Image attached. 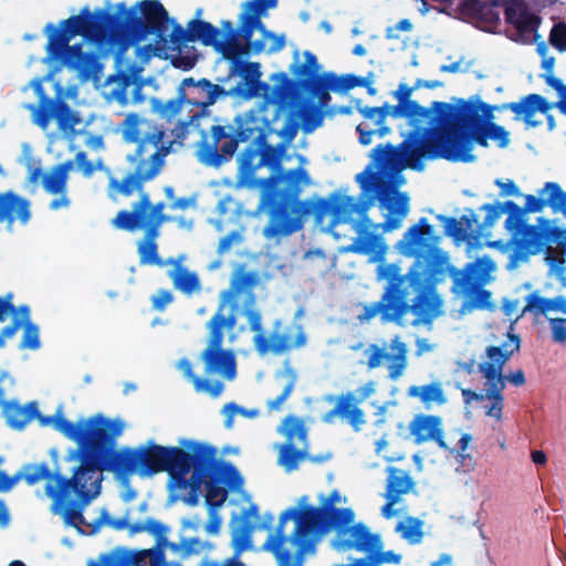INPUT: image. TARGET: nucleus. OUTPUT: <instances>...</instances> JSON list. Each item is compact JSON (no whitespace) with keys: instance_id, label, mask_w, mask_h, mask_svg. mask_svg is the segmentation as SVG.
<instances>
[{"instance_id":"obj_12","label":"nucleus","mask_w":566,"mask_h":566,"mask_svg":"<svg viewBox=\"0 0 566 566\" xmlns=\"http://www.w3.org/2000/svg\"><path fill=\"white\" fill-rule=\"evenodd\" d=\"M409 431L415 442L421 444L434 441L441 449L449 451L450 455L459 463L464 464L471 459L468 453L472 437L465 432H455L459 436L457 447H451V439L447 440L443 433L442 419L433 415H418L409 423ZM451 438V436H449Z\"/></svg>"},{"instance_id":"obj_52","label":"nucleus","mask_w":566,"mask_h":566,"mask_svg":"<svg viewBox=\"0 0 566 566\" xmlns=\"http://www.w3.org/2000/svg\"><path fill=\"white\" fill-rule=\"evenodd\" d=\"M505 210L509 216L504 227L512 234V244L515 240H518L520 234L527 228V218L525 210L513 201L505 203Z\"/></svg>"},{"instance_id":"obj_23","label":"nucleus","mask_w":566,"mask_h":566,"mask_svg":"<svg viewBox=\"0 0 566 566\" xmlns=\"http://www.w3.org/2000/svg\"><path fill=\"white\" fill-rule=\"evenodd\" d=\"M518 348L520 338L510 333L507 339L501 346L486 347L485 359L479 365V371L485 380V387L505 388L503 368Z\"/></svg>"},{"instance_id":"obj_44","label":"nucleus","mask_w":566,"mask_h":566,"mask_svg":"<svg viewBox=\"0 0 566 566\" xmlns=\"http://www.w3.org/2000/svg\"><path fill=\"white\" fill-rule=\"evenodd\" d=\"M259 33V38H244L247 41L245 45H241V48L245 49V54L249 51L253 53H275L282 50L285 45V35L276 34L269 31L263 24L262 28L255 29V33Z\"/></svg>"},{"instance_id":"obj_21","label":"nucleus","mask_w":566,"mask_h":566,"mask_svg":"<svg viewBox=\"0 0 566 566\" xmlns=\"http://www.w3.org/2000/svg\"><path fill=\"white\" fill-rule=\"evenodd\" d=\"M73 166V161H66L52 167L48 171H42L41 168L30 170L29 181L31 184L41 182L49 195L55 196L49 205L51 210L66 209L71 206V200L67 196V181Z\"/></svg>"},{"instance_id":"obj_53","label":"nucleus","mask_w":566,"mask_h":566,"mask_svg":"<svg viewBox=\"0 0 566 566\" xmlns=\"http://www.w3.org/2000/svg\"><path fill=\"white\" fill-rule=\"evenodd\" d=\"M395 531L411 545L421 543L423 538V522L413 516H407L399 521Z\"/></svg>"},{"instance_id":"obj_57","label":"nucleus","mask_w":566,"mask_h":566,"mask_svg":"<svg viewBox=\"0 0 566 566\" xmlns=\"http://www.w3.org/2000/svg\"><path fill=\"white\" fill-rule=\"evenodd\" d=\"M138 7L150 24L160 27L168 20L166 9L158 1L144 0Z\"/></svg>"},{"instance_id":"obj_20","label":"nucleus","mask_w":566,"mask_h":566,"mask_svg":"<svg viewBox=\"0 0 566 566\" xmlns=\"http://www.w3.org/2000/svg\"><path fill=\"white\" fill-rule=\"evenodd\" d=\"M376 391V384L368 381L359 387L355 392H347L336 399L332 396L327 397L329 402L335 400V408L326 412L322 420L326 423H333L337 417L346 420L352 428L358 432L366 423L365 413L358 407V403L369 398Z\"/></svg>"},{"instance_id":"obj_56","label":"nucleus","mask_w":566,"mask_h":566,"mask_svg":"<svg viewBox=\"0 0 566 566\" xmlns=\"http://www.w3.org/2000/svg\"><path fill=\"white\" fill-rule=\"evenodd\" d=\"M240 164V177L244 184L249 182V178L252 176L255 169L263 166V154L259 150L249 148L239 156Z\"/></svg>"},{"instance_id":"obj_1","label":"nucleus","mask_w":566,"mask_h":566,"mask_svg":"<svg viewBox=\"0 0 566 566\" xmlns=\"http://www.w3.org/2000/svg\"><path fill=\"white\" fill-rule=\"evenodd\" d=\"M433 109L441 124L440 129L426 139H420L418 134H402L405 140L399 149L378 150L385 165L395 169L410 166L422 170L426 159L471 163L475 160L472 154L474 143L486 147L491 140L500 148L510 144V133L492 122L494 111L503 109L502 106L486 104L479 95L468 99L453 98L451 103L434 102Z\"/></svg>"},{"instance_id":"obj_5","label":"nucleus","mask_w":566,"mask_h":566,"mask_svg":"<svg viewBox=\"0 0 566 566\" xmlns=\"http://www.w3.org/2000/svg\"><path fill=\"white\" fill-rule=\"evenodd\" d=\"M3 416L13 429H23L31 420L38 419L42 427H52L83 449H95L116 440L126 428L119 419H109L101 413L69 421L60 406L53 416H41L36 402L21 406L15 401L2 402Z\"/></svg>"},{"instance_id":"obj_39","label":"nucleus","mask_w":566,"mask_h":566,"mask_svg":"<svg viewBox=\"0 0 566 566\" xmlns=\"http://www.w3.org/2000/svg\"><path fill=\"white\" fill-rule=\"evenodd\" d=\"M461 272L462 284L457 289H465L473 284L485 285L495 280L496 264L491 258L484 255L467 264Z\"/></svg>"},{"instance_id":"obj_46","label":"nucleus","mask_w":566,"mask_h":566,"mask_svg":"<svg viewBox=\"0 0 566 566\" xmlns=\"http://www.w3.org/2000/svg\"><path fill=\"white\" fill-rule=\"evenodd\" d=\"M160 50L161 48L150 44L140 46L136 50V61H130L126 56L118 55L116 57L117 70L125 78H135L142 73L144 65L151 56L159 55Z\"/></svg>"},{"instance_id":"obj_27","label":"nucleus","mask_w":566,"mask_h":566,"mask_svg":"<svg viewBox=\"0 0 566 566\" xmlns=\"http://www.w3.org/2000/svg\"><path fill=\"white\" fill-rule=\"evenodd\" d=\"M105 525L111 526L117 531L127 530L132 536L138 533L147 532L155 536L158 541H161L168 532L167 526L154 518H147L144 522L130 524L126 518H112L105 510L101 511L99 517L95 521L88 522L84 517L83 531L77 532L80 534H93Z\"/></svg>"},{"instance_id":"obj_61","label":"nucleus","mask_w":566,"mask_h":566,"mask_svg":"<svg viewBox=\"0 0 566 566\" xmlns=\"http://www.w3.org/2000/svg\"><path fill=\"white\" fill-rule=\"evenodd\" d=\"M539 197L544 200L546 206L552 207L554 210L565 199L566 192H563L558 184L547 182L539 190Z\"/></svg>"},{"instance_id":"obj_8","label":"nucleus","mask_w":566,"mask_h":566,"mask_svg":"<svg viewBox=\"0 0 566 566\" xmlns=\"http://www.w3.org/2000/svg\"><path fill=\"white\" fill-rule=\"evenodd\" d=\"M318 502L319 506H316V510L319 534L323 536L334 531L335 538L332 545L335 549H355L366 554L381 551L384 544L380 535L371 533L363 522L356 523L353 509L338 507L348 502L338 490H333L329 494H319Z\"/></svg>"},{"instance_id":"obj_17","label":"nucleus","mask_w":566,"mask_h":566,"mask_svg":"<svg viewBox=\"0 0 566 566\" xmlns=\"http://www.w3.org/2000/svg\"><path fill=\"white\" fill-rule=\"evenodd\" d=\"M366 210L367 208H361L354 197L334 193L328 200L319 205L316 211V221L324 231L338 238L333 228L342 223H350L353 227L354 222L367 217Z\"/></svg>"},{"instance_id":"obj_58","label":"nucleus","mask_w":566,"mask_h":566,"mask_svg":"<svg viewBox=\"0 0 566 566\" xmlns=\"http://www.w3.org/2000/svg\"><path fill=\"white\" fill-rule=\"evenodd\" d=\"M164 546L180 558L199 554L203 548V544L197 538H182L179 543L167 542Z\"/></svg>"},{"instance_id":"obj_24","label":"nucleus","mask_w":566,"mask_h":566,"mask_svg":"<svg viewBox=\"0 0 566 566\" xmlns=\"http://www.w3.org/2000/svg\"><path fill=\"white\" fill-rule=\"evenodd\" d=\"M524 311H530L535 315H543L549 323L552 338L555 343L566 342V318L559 316L566 315V297L563 295L556 297H542L536 294L528 295Z\"/></svg>"},{"instance_id":"obj_50","label":"nucleus","mask_w":566,"mask_h":566,"mask_svg":"<svg viewBox=\"0 0 566 566\" xmlns=\"http://www.w3.org/2000/svg\"><path fill=\"white\" fill-rule=\"evenodd\" d=\"M388 472L387 488L384 493L385 499H399L401 495L413 490L415 482L408 472L397 468H389Z\"/></svg>"},{"instance_id":"obj_51","label":"nucleus","mask_w":566,"mask_h":566,"mask_svg":"<svg viewBox=\"0 0 566 566\" xmlns=\"http://www.w3.org/2000/svg\"><path fill=\"white\" fill-rule=\"evenodd\" d=\"M438 219L443 223L446 234L451 237L457 243L469 240L472 223L475 222V218L472 216H464L460 219L438 216Z\"/></svg>"},{"instance_id":"obj_22","label":"nucleus","mask_w":566,"mask_h":566,"mask_svg":"<svg viewBox=\"0 0 566 566\" xmlns=\"http://www.w3.org/2000/svg\"><path fill=\"white\" fill-rule=\"evenodd\" d=\"M256 277L253 274L243 271L235 272L230 287L221 293V304L214 315H234L242 313L255 305L253 287Z\"/></svg>"},{"instance_id":"obj_38","label":"nucleus","mask_w":566,"mask_h":566,"mask_svg":"<svg viewBox=\"0 0 566 566\" xmlns=\"http://www.w3.org/2000/svg\"><path fill=\"white\" fill-rule=\"evenodd\" d=\"M427 273L436 282L441 281L446 275L453 279L454 285L462 284V272L450 264L449 255L438 244L431 247L424 254Z\"/></svg>"},{"instance_id":"obj_30","label":"nucleus","mask_w":566,"mask_h":566,"mask_svg":"<svg viewBox=\"0 0 566 566\" xmlns=\"http://www.w3.org/2000/svg\"><path fill=\"white\" fill-rule=\"evenodd\" d=\"M168 151L165 145L137 147L134 154L127 155V160L134 169L133 174L146 182L159 174Z\"/></svg>"},{"instance_id":"obj_26","label":"nucleus","mask_w":566,"mask_h":566,"mask_svg":"<svg viewBox=\"0 0 566 566\" xmlns=\"http://www.w3.org/2000/svg\"><path fill=\"white\" fill-rule=\"evenodd\" d=\"M505 18L511 25L510 38L518 43L536 42L539 18L534 14L523 0H507L505 2Z\"/></svg>"},{"instance_id":"obj_60","label":"nucleus","mask_w":566,"mask_h":566,"mask_svg":"<svg viewBox=\"0 0 566 566\" xmlns=\"http://www.w3.org/2000/svg\"><path fill=\"white\" fill-rule=\"evenodd\" d=\"M221 412L226 417L224 426L228 429H231L233 427L234 418L237 416H242L245 418H255L259 415V411L256 409L247 410L243 407H240L233 402L224 405Z\"/></svg>"},{"instance_id":"obj_32","label":"nucleus","mask_w":566,"mask_h":566,"mask_svg":"<svg viewBox=\"0 0 566 566\" xmlns=\"http://www.w3.org/2000/svg\"><path fill=\"white\" fill-rule=\"evenodd\" d=\"M86 30L87 19L81 15L62 21L59 28L51 23L46 24L44 30L48 35L46 50L51 55H55L66 48L72 38L84 34Z\"/></svg>"},{"instance_id":"obj_59","label":"nucleus","mask_w":566,"mask_h":566,"mask_svg":"<svg viewBox=\"0 0 566 566\" xmlns=\"http://www.w3.org/2000/svg\"><path fill=\"white\" fill-rule=\"evenodd\" d=\"M504 388L486 387L485 399L491 400V406L485 408L486 416L500 421L503 412V396L502 391Z\"/></svg>"},{"instance_id":"obj_19","label":"nucleus","mask_w":566,"mask_h":566,"mask_svg":"<svg viewBox=\"0 0 566 566\" xmlns=\"http://www.w3.org/2000/svg\"><path fill=\"white\" fill-rule=\"evenodd\" d=\"M297 133L294 123H287L283 129L275 130L271 126L268 106L252 109L238 119V135L242 140H253L260 148L273 134L280 136L284 142H291Z\"/></svg>"},{"instance_id":"obj_31","label":"nucleus","mask_w":566,"mask_h":566,"mask_svg":"<svg viewBox=\"0 0 566 566\" xmlns=\"http://www.w3.org/2000/svg\"><path fill=\"white\" fill-rule=\"evenodd\" d=\"M306 337L300 326H295L289 333L273 332L272 334H255L253 343L255 349L261 356L269 354L280 355L292 348L301 347L305 344Z\"/></svg>"},{"instance_id":"obj_40","label":"nucleus","mask_w":566,"mask_h":566,"mask_svg":"<svg viewBox=\"0 0 566 566\" xmlns=\"http://www.w3.org/2000/svg\"><path fill=\"white\" fill-rule=\"evenodd\" d=\"M546 98L538 94H531L523 98L520 103H510L502 106V108L511 109L515 115L523 119L528 126H537L541 122L535 120L538 113L546 114L553 108Z\"/></svg>"},{"instance_id":"obj_47","label":"nucleus","mask_w":566,"mask_h":566,"mask_svg":"<svg viewBox=\"0 0 566 566\" xmlns=\"http://www.w3.org/2000/svg\"><path fill=\"white\" fill-rule=\"evenodd\" d=\"M226 137L224 127L212 126L210 134L202 135V139L198 145L197 156L199 160L206 165H218L220 163L218 146Z\"/></svg>"},{"instance_id":"obj_36","label":"nucleus","mask_w":566,"mask_h":566,"mask_svg":"<svg viewBox=\"0 0 566 566\" xmlns=\"http://www.w3.org/2000/svg\"><path fill=\"white\" fill-rule=\"evenodd\" d=\"M61 57L69 69L77 72L81 80L87 81L98 78L102 67L97 57L92 54L84 53L81 46H67Z\"/></svg>"},{"instance_id":"obj_45","label":"nucleus","mask_w":566,"mask_h":566,"mask_svg":"<svg viewBox=\"0 0 566 566\" xmlns=\"http://www.w3.org/2000/svg\"><path fill=\"white\" fill-rule=\"evenodd\" d=\"M296 379V371L291 367L289 361H285L283 369L275 374L273 381L274 388L282 392L276 398L266 401L269 410L279 411L282 409L284 402L294 389Z\"/></svg>"},{"instance_id":"obj_33","label":"nucleus","mask_w":566,"mask_h":566,"mask_svg":"<svg viewBox=\"0 0 566 566\" xmlns=\"http://www.w3.org/2000/svg\"><path fill=\"white\" fill-rule=\"evenodd\" d=\"M277 7V0H248L241 4L239 15L240 31L243 38L255 35V29L262 28L263 18Z\"/></svg>"},{"instance_id":"obj_64","label":"nucleus","mask_w":566,"mask_h":566,"mask_svg":"<svg viewBox=\"0 0 566 566\" xmlns=\"http://www.w3.org/2000/svg\"><path fill=\"white\" fill-rule=\"evenodd\" d=\"M153 109L163 117L171 118L179 114L182 105L180 99H170L163 102L159 99H153Z\"/></svg>"},{"instance_id":"obj_11","label":"nucleus","mask_w":566,"mask_h":566,"mask_svg":"<svg viewBox=\"0 0 566 566\" xmlns=\"http://www.w3.org/2000/svg\"><path fill=\"white\" fill-rule=\"evenodd\" d=\"M207 327L209 329L208 345L201 353L205 370L207 374H217L228 380H233L237 376L235 356L232 350L223 349L221 345L226 334L231 343L237 339L235 317L234 315H213Z\"/></svg>"},{"instance_id":"obj_3","label":"nucleus","mask_w":566,"mask_h":566,"mask_svg":"<svg viewBox=\"0 0 566 566\" xmlns=\"http://www.w3.org/2000/svg\"><path fill=\"white\" fill-rule=\"evenodd\" d=\"M103 446L95 449L72 450L65 457V461L77 463L71 479L66 480L60 472L52 473L46 463H31L24 465L14 476H19L28 484L34 485L45 481L44 493L52 500L51 512L63 518L65 526L83 531L84 516L77 511L71 501L74 493L81 501H91L101 493L102 473L91 454Z\"/></svg>"},{"instance_id":"obj_15","label":"nucleus","mask_w":566,"mask_h":566,"mask_svg":"<svg viewBox=\"0 0 566 566\" xmlns=\"http://www.w3.org/2000/svg\"><path fill=\"white\" fill-rule=\"evenodd\" d=\"M189 32L193 39L201 41L206 45L213 46L224 59L233 61L230 75L242 74L243 72L258 73L259 64H243L237 61L238 57L245 55V49L241 48L239 43L224 41V35L221 30L213 27L211 23L192 21L189 23Z\"/></svg>"},{"instance_id":"obj_55","label":"nucleus","mask_w":566,"mask_h":566,"mask_svg":"<svg viewBox=\"0 0 566 566\" xmlns=\"http://www.w3.org/2000/svg\"><path fill=\"white\" fill-rule=\"evenodd\" d=\"M144 182L135 174L127 176L122 181L111 178L108 196L112 200H116L119 195L129 197L135 192H140L142 196L144 193L142 191Z\"/></svg>"},{"instance_id":"obj_13","label":"nucleus","mask_w":566,"mask_h":566,"mask_svg":"<svg viewBox=\"0 0 566 566\" xmlns=\"http://www.w3.org/2000/svg\"><path fill=\"white\" fill-rule=\"evenodd\" d=\"M195 468L203 469L208 472V476L205 479H201L199 488L191 490V488H187L186 490H178L177 492H187L192 497L193 501H191V504L197 503V499L199 494L201 493L202 486L206 488V502L209 506L212 507H220L226 499H227V492L220 485L221 483L227 485L229 488V491L231 492V499L230 501L237 496L235 491L241 490L242 492H245L243 490V478L240 474V472L231 464H227L223 467L222 472L220 474H217L213 472L212 469L209 467L197 464L196 461L193 462V468L191 469V472Z\"/></svg>"},{"instance_id":"obj_16","label":"nucleus","mask_w":566,"mask_h":566,"mask_svg":"<svg viewBox=\"0 0 566 566\" xmlns=\"http://www.w3.org/2000/svg\"><path fill=\"white\" fill-rule=\"evenodd\" d=\"M409 348L400 335L394 336L389 343L381 346L371 344L365 352L367 367L376 369L385 366L388 370V378L397 381L407 371Z\"/></svg>"},{"instance_id":"obj_7","label":"nucleus","mask_w":566,"mask_h":566,"mask_svg":"<svg viewBox=\"0 0 566 566\" xmlns=\"http://www.w3.org/2000/svg\"><path fill=\"white\" fill-rule=\"evenodd\" d=\"M317 514L316 506L306 495L280 514L275 532L263 545L280 566H302L304 556L313 551L321 537Z\"/></svg>"},{"instance_id":"obj_54","label":"nucleus","mask_w":566,"mask_h":566,"mask_svg":"<svg viewBox=\"0 0 566 566\" xmlns=\"http://www.w3.org/2000/svg\"><path fill=\"white\" fill-rule=\"evenodd\" d=\"M178 368L185 374L186 377H188L192 381V384L198 392H206L212 397H218L223 391V385L221 382H219V381L211 382V381L202 380L201 378L197 377L192 373L191 363L188 359H181L178 363Z\"/></svg>"},{"instance_id":"obj_28","label":"nucleus","mask_w":566,"mask_h":566,"mask_svg":"<svg viewBox=\"0 0 566 566\" xmlns=\"http://www.w3.org/2000/svg\"><path fill=\"white\" fill-rule=\"evenodd\" d=\"M439 241L440 238L434 233V229L428 219L421 218L407 229L402 239L395 244V249L406 258H416L423 252L427 253Z\"/></svg>"},{"instance_id":"obj_29","label":"nucleus","mask_w":566,"mask_h":566,"mask_svg":"<svg viewBox=\"0 0 566 566\" xmlns=\"http://www.w3.org/2000/svg\"><path fill=\"white\" fill-rule=\"evenodd\" d=\"M123 138L137 147L165 145V132L154 122L136 114H128L122 127Z\"/></svg>"},{"instance_id":"obj_9","label":"nucleus","mask_w":566,"mask_h":566,"mask_svg":"<svg viewBox=\"0 0 566 566\" xmlns=\"http://www.w3.org/2000/svg\"><path fill=\"white\" fill-rule=\"evenodd\" d=\"M166 205L158 202L153 205L147 193H143L130 210H120L111 223L114 228L128 232L146 231L145 238L138 242L137 251L140 264L166 266V260L158 255L156 239L159 228L170 218L164 213Z\"/></svg>"},{"instance_id":"obj_6","label":"nucleus","mask_w":566,"mask_h":566,"mask_svg":"<svg viewBox=\"0 0 566 566\" xmlns=\"http://www.w3.org/2000/svg\"><path fill=\"white\" fill-rule=\"evenodd\" d=\"M180 447H163L153 441L132 450L127 455L129 471L143 478L166 471L169 473V489L174 492L191 488H199L201 479L208 476V472L200 468H193L198 454L203 447L193 440L180 439Z\"/></svg>"},{"instance_id":"obj_63","label":"nucleus","mask_w":566,"mask_h":566,"mask_svg":"<svg viewBox=\"0 0 566 566\" xmlns=\"http://www.w3.org/2000/svg\"><path fill=\"white\" fill-rule=\"evenodd\" d=\"M30 316V310L28 306H20L14 314L13 325L4 327L0 334V348L4 346L7 338L12 337L15 332L20 328L23 322Z\"/></svg>"},{"instance_id":"obj_34","label":"nucleus","mask_w":566,"mask_h":566,"mask_svg":"<svg viewBox=\"0 0 566 566\" xmlns=\"http://www.w3.org/2000/svg\"><path fill=\"white\" fill-rule=\"evenodd\" d=\"M187 260L186 254L166 260V263L172 269L168 271L174 287L186 295L198 294L202 290L201 281L197 272L189 270L184 265Z\"/></svg>"},{"instance_id":"obj_43","label":"nucleus","mask_w":566,"mask_h":566,"mask_svg":"<svg viewBox=\"0 0 566 566\" xmlns=\"http://www.w3.org/2000/svg\"><path fill=\"white\" fill-rule=\"evenodd\" d=\"M120 566H180L166 562L163 548L127 551L119 554Z\"/></svg>"},{"instance_id":"obj_25","label":"nucleus","mask_w":566,"mask_h":566,"mask_svg":"<svg viewBox=\"0 0 566 566\" xmlns=\"http://www.w3.org/2000/svg\"><path fill=\"white\" fill-rule=\"evenodd\" d=\"M305 207L300 201H291L279 206L270 216V222L263 235L271 241L280 242L283 238L302 229Z\"/></svg>"},{"instance_id":"obj_41","label":"nucleus","mask_w":566,"mask_h":566,"mask_svg":"<svg viewBox=\"0 0 566 566\" xmlns=\"http://www.w3.org/2000/svg\"><path fill=\"white\" fill-rule=\"evenodd\" d=\"M431 112L436 113L433 106L428 109L416 101L401 98L397 105L390 107L388 114L394 118L407 119L408 125L418 130L429 122Z\"/></svg>"},{"instance_id":"obj_62","label":"nucleus","mask_w":566,"mask_h":566,"mask_svg":"<svg viewBox=\"0 0 566 566\" xmlns=\"http://www.w3.org/2000/svg\"><path fill=\"white\" fill-rule=\"evenodd\" d=\"M48 106L45 104H41L39 107L33 104L25 105V108L32 113L33 122L43 130H48L51 120L54 119V111L50 112Z\"/></svg>"},{"instance_id":"obj_42","label":"nucleus","mask_w":566,"mask_h":566,"mask_svg":"<svg viewBox=\"0 0 566 566\" xmlns=\"http://www.w3.org/2000/svg\"><path fill=\"white\" fill-rule=\"evenodd\" d=\"M407 395L410 398L417 399L426 409H430L433 406H443L448 402L442 382L439 380L423 385H412L408 388Z\"/></svg>"},{"instance_id":"obj_18","label":"nucleus","mask_w":566,"mask_h":566,"mask_svg":"<svg viewBox=\"0 0 566 566\" xmlns=\"http://www.w3.org/2000/svg\"><path fill=\"white\" fill-rule=\"evenodd\" d=\"M277 431L286 439V443L276 446L279 463L291 472L307 457V428L301 418L287 416Z\"/></svg>"},{"instance_id":"obj_14","label":"nucleus","mask_w":566,"mask_h":566,"mask_svg":"<svg viewBox=\"0 0 566 566\" xmlns=\"http://www.w3.org/2000/svg\"><path fill=\"white\" fill-rule=\"evenodd\" d=\"M237 496L230 501L233 506L231 513V547L234 555L252 551L251 533L259 518V509L252 502L250 495L241 490L235 491Z\"/></svg>"},{"instance_id":"obj_37","label":"nucleus","mask_w":566,"mask_h":566,"mask_svg":"<svg viewBox=\"0 0 566 566\" xmlns=\"http://www.w3.org/2000/svg\"><path fill=\"white\" fill-rule=\"evenodd\" d=\"M539 223L543 226V229L528 224L523 233L520 234L518 240H515L512 243L524 251L523 255H520L517 251L511 255V260L514 265H516L518 261L526 260L527 255L541 252L547 243L549 237L546 229L548 221L541 219Z\"/></svg>"},{"instance_id":"obj_4","label":"nucleus","mask_w":566,"mask_h":566,"mask_svg":"<svg viewBox=\"0 0 566 566\" xmlns=\"http://www.w3.org/2000/svg\"><path fill=\"white\" fill-rule=\"evenodd\" d=\"M376 280L386 282L384 293L378 302L365 304L358 316L360 322H368L380 316L384 323L402 324L408 313L419 316L422 322H430L442 314V300L432 286H422L419 272L410 269L407 274L397 263L378 262Z\"/></svg>"},{"instance_id":"obj_35","label":"nucleus","mask_w":566,"mask_h":566,"mask_svg":"<svg viewBox=\"0 0 566 566\" xmlns=\"http://www.w3.org/2000/svg\"><path fill=\"white\" fill-rule=\"evenodd\" d=\"M30 219V201L27 198L13 191L0 192V222H6L11 230L15 221L27 224Z\"/></svg>"},{"instance_id":"obj_49","label":"nucleus","mask_w":566,"mask_h":566,"mask_svg":"<svg viewBox=\"0 0 566 566\" xmlns=\"http://www.w3.org/2000/svg\"><path fill=\"white\" fill-rule=\"evenodd\" d=\"M54 119L62 135L66 138H73L75 135L83 133L82 119L65 104H60L54 108Z\"/></svg>"},{"instance_id":"obj_48","label":"nucleus","mask_w":566,"mask_h":566,"mask_svg":"<svg viewBox=\"0 0 566 566\" xmlns=\"http://www.w3.org/2000/svg\"><path fill=\"white\" fill-rule=\"evenodd\" d=\"M319 69L321 66L317 59L312 52L304 51L301 54L297 50L294 51L293 63L290 66V72L295 78L300 81L314 78Z\"/></svg>"},{"instance_id":"obj_10","label":"nucleus","mask_w":566,"mask_h":566,"mask_svg":"<svg viewBox=\"0 0 566 566\" xmlns=\"http://www.w3.org/2000/svg\"><path fill=\"white\" fill-rule=\"evenodd\" d=\"M360 84L361 81L353 75L327 73L314 78L306 87V94L295 105L294 114L301 120L303 132L311 134L322 126L324 109L331 101L329 92L346 93Z\"/></svg>"},{"instance_id":"obj_2","label":"nucleus","mask_w":566,"mask_h":566,"mask_svg":"<svg viewBox=\"0 0 566 566\" xmlns=\"http://www.w3.org/2000/svg\"><path fill=\"white\" fill-rule=\"evenodd\" d=\"M401 146L402 143L398 147L391 145L377 146L373 150V164L356 176V181L360 186L365 199L379 195L380 208L386 221L375 223L368 217H363L358 222H354L353 230L357 233V238L345 251L367 255L370 263L385 261L389 248L382 234L400 228L403 219L409 213V197L406 192L396 189H381V184L386 179L392 178L396 174L411 167L391 168L385 165V160H382L378 150L385 148L397 150Z\"/></svg>"}]
</instances>
